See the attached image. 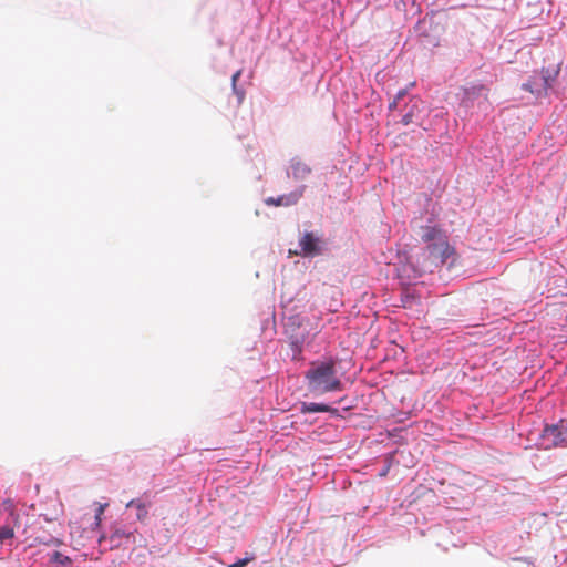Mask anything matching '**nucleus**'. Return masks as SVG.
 <instances>
[{"instance_id":"1","label":"nucleus","mask_w":567,"mask_h":567,"mask_svg":"<svg viewBox=\"0 0 567 567\" xmlns=\"http://www.w3.org/2000/svg\"><path fill=\"white\" fill-rule=\"evenodd\" d=\"M420 237L426 246L422 258L435 267L444 265L454 255V248L449 244L446 235L437 227L424 226Z\"/></svg>"},{"instance_id":"2","label":"nucleus","mask_w":567,"mask_h":567,"mask_svg":"<svg viewBox=\"0 0 567 567\" xmlns=\"http://www.w3.org/2000/svg\"><path fill=\"white\" fill-rule=\"evenodd\" d=\"M337 361L332 358L315 361L306 372L310 388L315 390H336L340 386V379L336 371Z\"/></svg>"},{"instance_id":"3","label":"nucleus","mask_w":567,"mask_h":567,"mask_svg":"<svg viewBox=\"0 0 567 567\" xmlns=\"http://www.w3.org/2000/svg\"><path fill=\"white\" fill-rule=\"evenodd\" d=\"M558 70H542L540 73H535L526 83L523 84V90L530 92L533 95H546L549 87L556 81Z\"/></svg>"},{"instance_id":"4","label":"nucleus","mask_w":567,"mask_h":567,"mask_svg":"<svg viewBox=\"0 0 567 567\" xmlns=\"http://www.w3.org/2000/svg\"><path fill=\"white\" fill-rule=\"evenodd\" d=\"M542 444L544 449H551L567 445V421H560L558 424L546 426L542 433Z\"/></svg>"},{"instance_id":"5","label":"nucleus","mask_w":567,"mask_h":567,"mask_svg":"<svg viewBox=\"0 0 567 567\" xmlns=\"http://www.w3.org/2000/svg\"><path fill=\"white\" fill-rule=\"evenodd\" d=\"M321 244V239L313 233H305L299 240L300 251H295V255H301L303 257L318 256L322 251Z\"/></svg>"},{"instance_id":"6","label":"nucleus","mask_w":567,"mask_h":567,"mask_svg":"<svg viewBox=\"0 0 567 567\" xmlns=\"http://www.w3.org/2000/svg\"><path fill=\"white\" fill-rule=\"evenodd\" d=\"M305 190V186H301L299 189L293 190L289 194L280 195L278 197H268L265 199V204L268 206H292L296 205L299 199L302 197Z\"/></svg>"},{"instance_id":"7","label":"nucleus","mask_w":567,"mask_h":567,"mask_svg":"<svg viewBox=\"0 0 567 567\" xmlns=\"http://www.w3.org/2000/svg\"><path fill=\"white\" fill-rule=\"evenodd\" d=\"M110 539H111L112 545L122 546V545L128 544L131 542V539L134 543L135 535H134V533H126L123 529H116L112 533Z\"/></svg>"},{"instance_id":"8","label":"nucleus","mask_w":567,"mask_h":567,"mask_svg":"<svg viewBox=\"0 0 567 567\" xmlns=\"http://www.w3.org/2000/svg\"><path fill=\"white\" fill-rule=\"evenodd\" d=\"M290 168H291V176L295 179H305L311 173V168L307 164H305L300 161L292 162Z\"/></svg>"},{"instance_id":"9","label":"nucleus","mask_w":567,"mask_h":567,"mask_svg":"<svg viewBox=\"0 0 567 567\" xmlns=\"http://www.w3.org/2000/svg\"><path fill=\"white\" fill-rule=\"evenodd\" d=\"M303 412H331L339 413L338 408H333L332 405L326 403H303L302 408Z\"/></svg>"},{"instance_id":"10","label":"nucleus","mask_w":567,"mask_h":567,"mask_svg":"<svg viewBox=\"0 0 567 567\" xmlns=\"http://www.w3.org/2000/svg\"><path fill=\"white\" fill-rule=\"evenodd\" d=\"M135 506L137 509L136 517L138 520H144L147 517L146 505L140 499H132L126 504V507Z\"/></svg>"},{"instance_id":"11","label":"nucleus","mask_w":567,"mask_h":567,"mask_svg":"<svg viewBox=\"0 0 567 567\" xmlns=\"http://www.w3.org/2000/svg\"><path fill=\"white\" fill-rule=\"evenodd\" d=\"M14 537V529L9 525L0 526V545Z\"/></svg>"},{"instance_id":"12","label":"nucleus","mask_w":567,"mask_h":567,"mask_svg":"<svg viewBox=\"0 0 567 567\" xmlns=\"http://www.w3.org/2000/svg\"><path fill=\"white\" fill-rule=\"evenodd\" d=\"M415 111L420 112V107H419V102H417V101H415V102L412 104V106H411L410 111H409L406 114H404V115H403V117H402V123H403L404 125H408V124H410V123H412V122H413V117H414V115H415Z\"/></svg>"},{"instance_id":"13","label":"nucleus","mask_w":567,"mask_h":567,"mask_svg":"<svg viewBox=\"0 0 567 567\" xmlns=\"http://www.w3.org/2000/svg\"><path fill=\"white\" fill-rule=\"evenodd\" d=\"M240 71H237L236 73L233 74L231 76V84H233V89L234 91L238 94V101L239 103H241L243 99H244V93L243 92H238L237 89H236V83L240 76Z\"/></svg>"},{"instance_id":"14","label":"nucleus","mask_w":567,"mask_h":567,"mask_svg":"<svg viewBox=\"0 0 567 567\" xmlns=\"http://www.w3.org/2000/svg\"><path fill=\"white\" fill-rule=\"evenodd\" d=\"M255 559V556L252 554L247 555L243 559H238L236 563L231 564L229 567H244L248 563L252 561Z\"/></svg>"},{"instance_id":"15","label":"nucleus","mask_w":567,"mask_h":567,"mask_svg":"<svg viewBox=\"0 0 567 567\" xmlns=\"http://www.w3.org/2000/svg\"><path fill=\"white\" fill-rule=\"evenodd\" d=\"M52 559L61 565L70 563V558L68 556H64L60 551H54L52 555Z\"/></svg>"},{"instance_id":"16","label":"nucleus","mask_w":567,"mask_h":567,"mask_svg":"<svg viewBox=\"0 0 567 567\" xmlns=\"http://www.w3.org/2000/svg\"><path fill=\"white\" fill-rule=\"evenodd\" d=\"M346 401H347L346 398H341L338 402H336V404H337L336 408L339 409V412L340 411H348V410L352 409V404L348 403Z\"/></svg>"},{"instance_id":"17","label":"nucleus","mask_w":567,"mask_h":567,"mask_svg":"<svg viewBox=\"0 0 567 567\" xmlns=\"http://www.w3.org/2000/svg\"><path fill=\"white\" fill-rule=\"evenodd\" d=\"M403 95H404V92H400V93L396 95V97L394 99V101L390 104V109H392V107H396L399 100H400Z\"/></svg>"},{"instance_id":"18","label":"nucleus","mask_w":567,"mask_h":567,"mask_svg":"<svg viewBox=\"0 0 567 567\" xmlns=\"http://www.w3.org/2000/svg\"><path fill=\"white\" fill-rule=\"evenodd\" d=\"M106 506H107V504H103V505L101 504V505L99 506V509H97V513H96V519H97V520H100V516L103 514V512H104V509H105V507H106Z\"/></svg>"},{"instance_id":"19","label":"nucleus","mask_w":567,"mask_h":567,"mask_svg":"<svg viewBox=\"0 0 567 567\" xmlns=\"http://www.w3.org/2000/svg\"><path fill=\"white\" fill-rule=\"evenodd\" d=\"M476 90H477V93L486 92V91H487V90L485 89V86H483V85H480V86H477V87H476V86H475V87H473V91H474L473 93H476Z\"/></svg>"},{"instance_id":"20","label":"nucleus","mask_w":567,"mask_h":567,"mask_svg":"<svg viewBox=\"0 0 567 567\" xmlns=\"http://www.w3.org/2000/svg\"><path fill=\"white\" fill-rule=\"evenodd\" d=\"M414 410H415V408H414V406H412L411 409L406 410V412L411 413V412H413Z\"/></svg>"}]
</instances>
